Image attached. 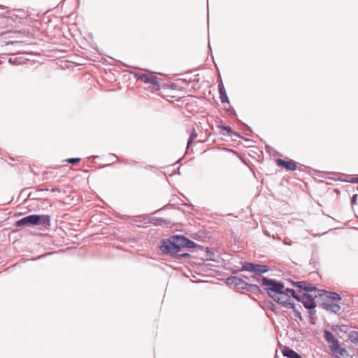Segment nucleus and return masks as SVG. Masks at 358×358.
Instances as JSON below:
<instances>
[{"instance_id": "22", "label": "nucleus", "mask_w": 358, "mask_h": 358, "mask_svg": "<svg viewBox=\"0 0 358 358\" xmlns=\"http://www.w3.org/2000/svg\"><path fill=\"white\" fill-rule=\"evenodd\" d=\"M324 340L329 343L331 341H333L336 338L334 336L332 333L328 330L324 331Z\"/></svg>"}, {"instance_id": "41", "label": "nucleus", "mask_w": 358, "mask_h": 358, "mask_svg": "<svg viewBox=\"0 0 358 358\" xmlns=\"http://www.w3.org/2000/svg\"><path fill=\"white\" fill-rule=\"evenodd\" d=\"M310 324H313V325L315 324V322L313 320V317L311 318Z\"/></svg>"}, {"instance_id": "15", "label": "nucleus", "mask_w": 358, "mask_h": 358, "mask_svg": "<svg viewBox=\"0 0 358 358\" xmlns=\"http://www.w3.org/2000/svg\"><path fill=\"white\" fill-rule=\"evenodd\" d=\"M220 94V98L222 103H229V98L227 95V92L224 87H221L220 89L218 90Z\"/></svg>"}, {"instance_id": "34", "label": "nucleus", "mask_w": 358, "mask_h": 358, "mask_svg": "<svg viewBox=\"0 0 358 358\" xmlns=\"http://www.w3.org/2000/svg\"><path fill=\"white\" fill-rule=\"evenodd\" d=\"M286 307H289L290 308H292L293 310H295L296 308V307L295 306V304L294 303H292V302H289V301H287V306Z\"/></svg>"}, {"instance_id": "2", "label": "nucleus", "mask_w": 358, "mask_h": 358, "mask_svg": "<svg viewBox=\"0 0 358 358\" xmlns=\"http://www.w3.org/2000/svg\"><path fill=\"white\" fill-rule=\"evenodd\" d=\"M261 285L266 291V293L271 298L275 296L277 294H280L281 290L284 288V284L274 279L266 277L262 278Z\"/></svg>"}, {"instance_id": "36", "label": "nucleus", "mask_w": 358, "mask_h": 358, "mask_svg": "<svg viewBox=\"0 0 358 358\" xmlns=\"http://www.w3.org/2000/svg\"><path fill=\"white\" fill-rule=\"evenodd\" d=\"M227 110L231 113H232L233 115H234L235 116L237 115L236 113V110L232 108V107H230L228 109H227Z\"/></svg>"}, {"instance_id": "32", "label": "nucleus", "mask_w": 358, "mask_h": 358, "mask_svg": "<svg viewBox=\"0 0 358 358\" xmlns=\"http://www.w3.org/2000/svg\"><path fill=\"white\" fill-rule=\"evenodd\" d=\"M217 83H218V90L220 89V87L222 86V87H224V85H223V83H222V80L221 78V76L220 74H219V76L217 78Z\"/></svg>"}, {"instance_id": "14", "label": "nucleus", "mask_w": 358, "mask_h": 358, "mask_svg": "<svg viewBox=\"0 0 358 358\" xmlns=\"http://www.w3.org/2000/svg\"><path fill=\"white\" fill-rule=\"evenodd\" d=\"M247 286V291L254 294L256 296H259L262 294V292L258 285L249 283V285Z\"/></svg>"}, {"instance_id": "8", "label": "nucleus", "mask_w": 358, "mask_h": 358, "mask_svg": "<svg viewBox=\"0 0 358 358\" xmlns=\"http://www.w3.org/2000/svg\"><path fill=\"white\" fill-rule=\"evenodd\" d=\"M276 163L279 166L283 167L287 171H295L296 169V164L293 160L285 161L282 159H278Z\"/></svg>"}, {"instance_id": "20", "label": "nucleus", "mask_w": 358, "mask_h": 358, "mask_svg": "<svg viewBox=\"0 0 358 358\" xmlns=\"http://www.w3.org/2000/svg\"><path fill=\"white\" fill-rule=\"evenodd\" d=\"M349 340L352 343H358V331H352L349 334Z\"/></svg>"}, {"instance_id": "25", "label": "nucleus", "mask_w": 358, "mask_h": 358, "mask_svg": "<svg viewBox=\"0 0 358 358\" xmlns=\"http://www.w3.org/2000/svg\"><path fill=\"white\" fill-rule=\"evenodd\" d=\"M197 137V134L196 133V131L193 129L192 130V132L190 134V136L188 139V141H187V148L188 149L189 148V146L192 145L193 141L194 140V138H196Z\"/></svg>"}, {"instance_id": "10", "label": "nucleus", "mask_w": 358, "mask_h": 358, "mask_svg": "<svg viewBox=\"0 0 358 358\" xmlns=\"http://www.w3.org/2000/svg\"><path fill=\"white\" fill-rule=\"evenodd\" d=\"M322 306L324 310L334 313H338L341 308L340 305L331 302H323Z\"/></svg>"}, {"instance_id": "47", "label": "nucleus", "mask_w": 358, "mask_h": 358, "mask_svg": "<svg viewBox=\"0 0 358 358\" xmlns=\"http://www.w3.org/2000/svg\"><path fill=\"white\" fill-rule=\"evenodd\" d=\"M338 358H340L339 357H338Z\"/></svg>"}, {"instance_id": "1", "label": "nucleus", "mask_w": 358, "mask_h": 358, "mask_svg": "<svg viewBox=\"0 0 358 358\" xmlns=\"http://www.w3.org/2000/svg\"><path fill=\"white\" fill-rule=\"evenodd\" d=\"M42 225L45 227L50 225V217L48 215H31L16 222L17 227Z\"/></svg>"}, {"instance_id": "18", "label": "nucleus", "mask_w": 358, "mask_h": 358, "mask_svg": "<svg viewBox=\"0 0 358 358\" xmlns=\"http://www.w3.org/2000/svg\"><path fill=\"white\" fill-rule=\"evenodd\" d=\"M148 83L152 85L156 90H159L161 88V84L159 83L158 78L155 76L152 75L150 76Z\"/></svg>"}, {"instance_id": "44", "label": "nucleus", "mask_w": 358, "mask_h": 358, "mask_svg": "<svg viewBox=\"0 0 358 358\" xmlns=\"http://www.w3.org/2000/svg\"><path fill=\"white\" fill-rule=\"evenodd\" d=\"M113 157H117V156L116 155L113 154Z\"/></svg>"}, {"instance_id": "26", "label": "nucleus", "mask_w": 358, "mask_h": 358, "mask_svg": "<svg viewBox=\"0 0 358 358\" xmlns=\"http://www.w3.org/2000/svg\"><path fill=\"white\" fill-rule=\"evenodd\" d=\"M202 249H205V252L206 253V257L207 259L215 260V259H214L215 254L213 253V252L210 251L208 249V248H203Z\"/></svg>"}, {"instance_id": "9", "label": "nucleus", "mask_w": 358, "mask_h": 358, "mask_svg": "<svg viewBox=\"0 0 358 358\" xmlns=\"http://www.w3.org/2000/svg\"><path fill=\"white\" fill-rule=\"evenodd\" d=\"M273 301L279 304L286 307L287 301H289V295L284 292V289L281 290L280 294H277L273 298Z\"/></svg>"}, {"instance_id": "43", "label": "nucleus", "mask_w": 358, "mask_h": 358, "mask_svg": "<svg viewBox=\"0 0 358 358\" xmlns=\"http://www.w3.org/2000/svg\"><path fill=\"white\" fill-rule=\"evenodd\" d=\"M284 243L285 245H291V243L290 242H284Z\"/></svg>"}, {"instance_id": "30", "label": "nucleus", "mask_w": 358, "mask_h": 358, "mask_svg": "<svg viewBox=\"0 0 358 358\" xmlns=\"http://www.w3.org/2000/svg\"><path fill=\"white\" fill-rule=\"evenodd\" d=\"M176 256H177L180 258H189L190 257V255L187 252L180 253V254L178 253Z\"/></svg>"}, {"instance_id": "33", "label": "nucleus", "mask_w": 358, "mask_h": 358, "mask_svg": "<svg viewBox=\"0 0 358 358\" xmlns=\"http://www.w3.org/2000/svg\"><path fill=\"white\" fill-rule=\"evenodd\" d=\"M357 194H355L352 196V197L351 199V204L352 206L357 203Z\"/></svg>"}, {"instance_id": "16", "label": "nucleus", "mask_w": 358, "mask_h": 358, "mask_svg": "<svg viewBox=\"0 0 358 358\" xmlns=\"http://www.w3.org/2000/svg\"><path fill=\"white\" fill-rule=\"evenodd\" d=\"M185 248L202 250L203 247H201L199 245H196L194 241H192L187 238L186 241H185Z\"/></svg>"}, {"instance_id": "45", "label": "nucleus", "mask_w": 358, "mask_h": 358, "mask_svg": "<svg viewBox=\"0 0 358 358\" xmlns=\"http://www.w3.org/2000/svg\"><path fill=\"white\" fill-rule=\"evenodd\" d=\"M113 216L116 215V213L113 211Z\"/></svg>"}, {"instance_id": "7", "label": "nucleus", "mask_w": 358, "mask_h": 358, "mask_svg": "<svg viewBox=\"0 0 358 358\" xmlns=\"http://www.w3.org/2000/svg\"><path fill=\"white\" fill-rule=\"evenodd\" d=\"M292 285L298 288L299 291H304L306 293H309L317 289L315 286L311 285L306 281L293 282Z\"/></svg>"}, {"instance_id": "4", "label": "nucleus", "mask_w": 358, "mask_h": 358, "mask_svg": "<svg viewBox=\"0 0 358 358\" xmlns=\"http://www.w3.org/2000/svg\"><path fill=\"white\" fill-rule=\"evenodd\" d=\"M159 248L164 254L170 255L172 257H175L180 252L172 236L167 239L162 240Z\"/></svg>"}, {"instance_id": "17", "label": "nucleus", "mask_w": 358, "mask_h": 358, "mask_svg": "<svg viewBox=\"0 0 358 358\" xmlns=\"http://www.w3.org/2000/svg\"><path fill=\"white\" fill-rule=\"evenodd\" d=\"M326 296L328 299H331L333 301H341V296L339 294L334 292L324 291Z\"/></svg>"}, {"instance_id": "28", "label": "nucleus", "mask_w": 358, "mask_h": 358, "mask_svg": "<svg viewBox=\"0 0 358 358\" xmlns=\"http://www.w3.org/2000/svg\"><path fill=\"white\" fill-rule=\"evenodd\" d=\"M332 352L337 353V354H338L341 356H343L344 353L346 352V350L345 348H341L339 345V349L337 351H332Z\"/></svg>"}, {"instance_id": "23", "label": "nucleus", "mask_w": 358, "mask_h": 358, "mask_svg": "<svg viewBox=\"0 0 358 358\" xmlns=\"http://www.w3.org/2000/svg\"><path fill=\"white\" fill-rule=\"evenodd\" d=\"M137 77V79L139 80H141L142 82L145 83H148L149 80L151 76L145 74V73H140L136 75Z\"/></svg>"}, {"instance_id": "24", "label": "nucleus", "mask_w": 358, "mask_h": 358, "mask_svg": "<svg viewBox=\"0 0 358 358\" xmlns=\"http://www.w3.org/2000/svg\"><path fill=\"white\" fill-rule=\"evenodd\" d=\"M330 344V349L332 351H337L339 349V342L338 339L335 338L333 341L329 343Z\"/></svg>"}, {"instance_id": "6", "label": "nucleus", "mask_w": 358, "mask_h": 358, "mask_svg": "<svg viewBox=\"0 0 358 358\" xmlns=\"http://www.w3.org/2000/svg\"><path fill=\"white\" fill-rule=\"evenodd\" d=\"M227 284L234 285L237 289H247L248 282H245L242 278L238 276H231L227 279Z\"/></svg>"}, {"instance_id": "19", "label": "nucleus", "mask_w": 358, "mask_h": 358, "mask_svg": "<svg viewBox=\"0 0 358 358\" xmlns=\"http://www.w3.org/2000/svg\"><path fill=\"white\" fill-rule=\"evenodd\" d=\"M284 292L286 294H288L289 295V297L292 296L296 300H299V295L297 294L294 289L291 288H285L284 287Z\"/></svg>"}, {"instance_id": "27", "label": "nucleus", "mask_w": 358, "mask_h": 358, "mask_svg": "<svg viewBox=\"0 0 358 358\" xmlns=\"http://www.w3.org/2000/svg\"><path fill=\"white\" fill-rule=\"evenodd\" d=\"M66 161L70 164H75L80 162V158H78V157L69 158V159H67Z\"/></svg>"}, {"instance_id": "29", "label": "nucleus", "mask_w": 358, "mask_h": 358, "mask_svg": "<svg viewBox=\"0 0 358 358\" xmlns=\"http://www.w3.org/2000/svg\"><path fill=\"white\" fill-rule=\"evenodd\" d=\"M342 180L343 181H347V182H351V183H358V177H352L349 180L343 179Z\"/></svg>"}, {"instance_id": "42", "label": "nucleus", "mask_w": 358, "mask_h": 358, "mask_svg": "<svg viewBox=\"0 0 358 358\" xmlns=\"http://www.w3.org/2000/svg\"><path fill=\"white\" fill-rule=\"evenodd\" d=\"M297 317V318H299V320L300 321H303V317H302V315H300V316H298V317Z\"/></svg>"}, {"instance_id": "35", "label": "nucleus", "mask_w": 358, "mask_h": 358, "mask_svg": "<svg viewBox=\"0 0 358 358\" xmlns=\"http://www.w3.org/2000/svg\"><path fill=\"white\" fill-rule=\"evenodd\" d=\"M250 280H252V281H255V282H260V281L262 282V278H259V277L252 275Z\"/></svg>"}, {"instance_id": "46", "label": "nucleus", "mask_w": 358, "mask_h": 358, "mask_svg": "<svg viewBox=\"0 0 358 358\" xmlns=\"http://www.w3.org/2000/svg\"><path fill=\"white\" fill-rule=\"evenodd\" d=\"M208 48H210V50H211V48H210V44L208 43Z\"/></svg>"}, {"instance_id": "3", "label": "nucleus", "mask_w": 358, "mask_h": 358, "mask_svg": "<svg viewBox=\"0 0 358 358\" xmlns=\"http://www.w3.org/2000/svg\"><path fill=\"white\" fill-rule=\"evenodd\" d=\"M241 271L252 272L261 276L262 274L266 273L269 271V266L264 264H258L245 262L242 264V268Z\"/></svg>"}, {"instance_id": "40", "label": "nucleus", "mask_w": 358, "mask_h": 358, "mask_svg": "<svg viewBox=\"0 0 358 358\" xmlns=\"http://www.w3.org/2000/svg\"><path fill=\"white\" fill-rule=\"evenodd\" d=\"M240 278H242L243 279L250 280V279H251V278H248V277H247V276H245V275H241V277H240Z\"/></svg>"}, {"instance_id": "11", "label": "nucleus", "mask_w": 358, "mask_h": 358, "mask_svg": "<svg viewBox=\"0 0 358 358\" xmlns=\"http://www.w3.org/2000/svg\"><path fill=\"white\" fill-rule=\"evenodd\" d=\"M172 237L174 242H176L178 249L180 252L182 248H185L187 238L182 235H173Z\"/></svg>"}, {"instance_id": "5", "label": "nucleus", "mask_w": 358, "mask_h": 358, "mask_svg": "<svg viewBox=\"0 0 358 358\" xmlns=\"http://www.w3.org/2000/svg\"><path fill=\"white\" fill-rule=\"evenodd\" d=\"M316 295L313 296L309 293H304L302 296H299V300H296L299 302H301L306 309H311L316 307V303L315 298Z\"/></svg>"}, {"instance_id": "12", "label": "nucleus", "mask_w": 358, "mask_h": 358, "mask_svg": "<svg viewBox=\"0 0 358 358\" xmlns=\"http://www.w3.org/2000/svg\"><path fill=\"white\" fill-rule=\"evenodd\" d=\"M282 355L287 358H303L299 354L291 348L285 347L282 350Z\"/></svg>"}, {"instance_id": "21", "label": "nucleus", "mask_w": 358, "mask_h": 358, "mask_svg": "<svg viewBox=\"0 0 358 358\" xmlns=\"http://www.w3.org/2000/svg\"><path fill=\"white\" fill-rule=\"evenodd\" d=\"M324 340L329 343L331 341H333L336 338L334 336L332 333L328 330L324 331Z\"/></svg>"}, {"instance_id": "13", "label": "nucleus", "mask_w": 358, "mask_h": 358, "mask_svg": "<svg viewBox=\"0 0 358 358\" xmlns=\"http://www.w3.org/2000/svg\"><path fill=\"white\" fill-rule=\"evenodd\" d=\"M218 127L220 129H221L222 130L226 131V133H224V132L222 133L223 135H227L231 138H233V136H236V137H238V138L241 137V135L238 133L234 131L229 126L220 125V126H218Z\"/></svg>"}, {"instance_id": "39", "label": "nucleus", "mask_w": 358, "mask_h": 358, "mask_svg": "<svg viewBox=\"0 0 358 358\" xmlns=\"http://www.w3.org/2000/svg\"><path fill=\"white\" fill-rule=\"evenodd\" d=\"M243 125H244L245 127H246V129L249 131H252L250 127H249L247 124H244V123H241Z\"/></svg>"}, {"instance_id": "37", "label": "nucleus", "mask_w": 358, "mask_h": 358, "mask_svg": "<svg viewBox=\"0 0 358 358\" xmlns=\"http://www.w3.org/2000/svg\"><path fill=\"white\" fill-rule=\"evenodd\" d=\"M293 311L296 317L300 316V315H301V311L297 308Z\"/></svg>"}, {"instance_id": "31", "label": "nucleus", "mask_w": 358, "mask_h": 358, "mask_svg": "<svg viewBox=\"0 0 358 358\" xmlns=\"http://www.w3.org/2000/svg\"><path fill=\"white\" fill-rule=\"evenodd\" d=\"M315 308H311V309H307V310H308V313L309 316L310 317V318H312V317H313V315H315V313H316V310H315Z\"/></svg>"}, {"instance_id": "38", "label": "nucleus", "mask_w": 358, "mask_h": 358, "mask_svg": "<svg viewBox=\"0 0 358 358\" xmlns=\"http://www.w3.org/2000/svg\"><path fill=\"white\" fill-rule=\"evenodd\" d=\"M270 309H271L272 311H273L274 313H276L275 309V305H274L273 303H271V307H270Z\"/></svg>"}]
</instances>
